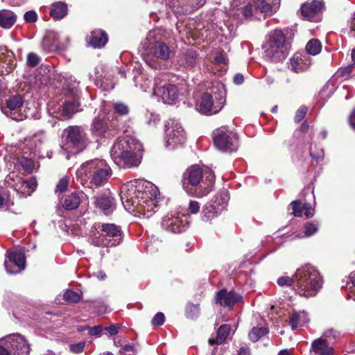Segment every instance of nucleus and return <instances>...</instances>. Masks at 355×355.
Masks as SVG:
<instances>
[{"label": "nucleus", "instance_id": "nucleus-1", "mask_svg": "<svg viewBox=\"0 0 355 355\" xmlns=\"http://www.w3.org/2000/svg\"><path fill=\"white\" fill-rule=\"evenodd\" d=\"M159 195L157 187L150 182L134 180L122 186L120 196L124 208L128 212H135L149 218L155 212Z\"/></svg>", "mask_w": 355, "mask_h": 355}, {"label": "nucleus", "instance_id": "nucleus-2", "mask_svg": "<svg viewBox=\"0 0 355 355\" xmlns=\"http://www.w3.org/2000/svg\"><path fill=\"white\" fill-rule=\"evenodd\" d=\"M110 155L115 164L121 167L138 166L141 160L142 146L136 139L126 135L114 144Z\"/></svg>", "mask_w": 355, "mask_h": 355}, {"label": "nucleus", "instance_id": "nucleus-3", "mask_svg": "<svg viewBox=\"0 0 355 355\" xmlns=\"http://www.w3.org/2000/svg\"><path fill=\"white\" fill-rule=\"evenodd\" d=\"M112 175V171L105 159H93L81 164L76 171L77 180L87 188L104 185Z\"/></svg>", "mask_w": 355, "mask_h": 355}, {"label": "nucleus", "instance_id": "nucleus-4", "mask_svg": "<svg viewBox=\"0 0 355 355\" xmlns=\"http://www.w3.org/2000/svg\"><path fill=\"white\" fill-rule=\"evenodd\" d=\"M214 182L215 175L212 172L204 178L202 169L192 166L184 173L183 187L189 195L202 198L211 191Z\"/></svg>", "mask_w": 355, "mask_h": 355}, {"label": "nucleus", "instance_id": "nucleus-5", "mask_svg": "<svg viewBox=\"0 0 355 355\" xmlns=\"http://www.w3.org/2000/svg\"><path fill=\"white\" fill-rule=\"evenodd\" d=\"M322 286L318 270L309 264L298 268L295 273V290L301 296H315Z\"/></svg>", "mask_w": 355, "mask_h": 355}, {"label": "nucleus", "instance_id": "nucleus-6", "mask_svg": "<svg viewBox=\"0 0 355 355\" xmlns=\"http://www.w3.org/2000/svg\"><path fill=\"white\" fill-rule=\"evenodd\" d=\"M89 238L96 246L112 247L121 243L123 235L120 227L112 223H103L92 227Z\"/></svg>", "mask_w": 355, "mask_h": 355}, {"label": "nucleus", "instance_id": "nucleus-7", "mask_svg": "<svg viewBox=\"0 0 355 355\" xmlns=\"http://www.w3.org/2000/svg\"><path fill=\"white\" fill-rule=\"evenodd\" d=\"M263 49L266 58L271 62H279L284 60L290 51V44L281 30L272 31L268 37Z\"/></svg>", "mask_w": 355, "mask_h": 355}, {"label": "nucleus", "instance_id": "nucleus-8", "mask_svg": "<svg viewBox=\"0 0 355 355\" xmlns=\"http://www.w3.org/2000/svg\"><path fill=\"white\" fill-rule=\"evenodd\" d=\"M51 76H53L54 80L52 85L57 89H62L65 94L70 95L72 98L71 99L66 101L62 105V113L65 116L70 117L79 110L80 103L76 98L78 92L77 88L78 83L76 80L72 79V78H65L60 74L53 73Z\"/></svg>", "mask_w": 355, "mask_h": 355}, {"label": "nucleus", "instance_id": "nucleus-9", "mask_svg": "<svg viewBox=\"0 0 355 355\" xmlns=\"http://www.w3.org/2000/svg\"><path fill=\"white\" fill-rule=\"evenodd\" d=\"M168 74L160 73L155 78L153 95L160 98L164 103L173 104L178 98V92L175 85L168 83Z\"/></svg>", "mask_w": 355, "mask_h": 355}, {"label": "nucleus", "instance_id": "nucleus-10", "mask_svg": "<svg viewBox=\"0 0 355 355\" xmlns=\"http://www.w3.org/2000/svg\"><path fill=\"white\" fill-rule=\"evenodd\" d=\"M280 0H252L242 8V13L245 18L254 17L260 18L259 14L263 17L272 15L279 8Z\"/></svg>", "mask_w": 355, "mask_h": 355}, {"label": "nucleus", "instance_id": "nucleus-11", "mask_svg": "<svg viewBox=\"0 0 355 355\" xmlns=\"http://www.w3.org/2000/svg\"><path fill=\"white\" fill-rule=\"evenodd\" d=\"M29 345L20 334H12L0 340V355H28Z\"/></svg>", "mask_w": 355, "mask_h": 355}, {"label": "nucleus", "instance_id": "nucleus-12", "mask_svg": "<svg viewBox=\"0 0 355 355\" xmlns=\"http://www.w3.org/2000/svg\"><path fill=\"white\" fill-rule=\"evenodd\" d=\"M225 101L223 89L210 94L208 92L202 94L196 104L197 110L202 114L211 115L218 113L223 108Z\"/></svg>", "mask_w": 355, "mask_h": 355}, {"label": "nucleus", "instance_id": "nucleus-13", "mask_svg": "<svg viewBox=\"0 0 355 355\" xmlns=\"http://www.w3.org/2000/svg\"><path fill=\"white\" fill-rule=\"evenodd\" d=\"M66 140V149H75L72 153L82 151L87 145L88 139L84 129L80 126H69L64 132Z\"/></svg>", "mask_w": 355, "mask_h": 355}, {"label": "nucleus", "instance_id": "nucleus-14", "mask_svg": "<svg viewBox=\"0 0 355 355\" xmlns=\"http://www.w3.org/2000/svg\"><path fill=\"white\" fill-rule=\"evenodd\" d=\"M214 142L222 151L234 152L238 148V138L234 132L226 127H221L214 132Z\"/></svg>", "mask_w": 355, "mask_h": 355}, {"label": "nucleus", "instance_id": "nucleus-15", "mask_svg": "<svg viewBox=\"0 0 355 355\" xmlns=\"http://www.w3.org/2000/svg\"><path fill=\"white\" fill-rule=\"evenodd\" d=\"M6 182L23 197L30 196L36 188V181L34 178L24 180L15 171L7 175Z\"/></svg>", "mask_w": 355, "mask_h": 355}, {"label": "nucleus", "instance_id": "nucleus-16", "mask_svg": "<svg viewBox=\"0 0 355 355\" xmlns=\"http://www.w3.org/2000/svg\"><path fill=\"white\" fill-rule=\"evenodd\" d=\"M165 145L174 149L186 141V133L182 125L176 120H171L166 124Z\"/></svg>", "mask_w": 355, "mask_h": 355}, {"label": "nucleus", "instance_id": "nucleus-17", "mask_svg": "<svg viewBox=\"0 0 355 355\" xmlns=\"http://www.w3.org/2000/svg\"><path fill=\"white\" fill-rule=\"evenodd\" d=\"M170 53L171 51L166 44L157 42L144 55V60L151 68L159 69L162 64L158 60H167L169 58Z\"/></svg>", "mask_w": 355, "mask_h": 355}, {"label": "nucleus", "instance_id": "nucleus-18", "mask_svg": "<svg viewBox=\"0 0 355 355\" xmlns=\"http://www.w3.org/2000/svg\"><path fill=\"white\" fill-rule=\"evenodd\" d=\"M6 270L9 274H17L25 268L26 259L22 250L7 251L4 261Z\"/></svg>", "mask_w": 355, "mask_h": 355}, {"label": "nucleus", "instance_id": "nucleus-19", "mask_svg": "<svg viewBox=\"0 0 355 355\" xmlns=\"http://www.w3.org/2000/svg\"><path fill=\"white\" fill-rule=\"evenodd\" d=\"M161 226L166 231L173 233H181L187 229L188 222L187 217L184 215L176 216L169 214L162 218Z\"/></svg>", "mask_w": 355, "mask_h": 355}, {"label": "nucleus", "instance_id": "nucleus-20", "mask_svg": "<svg viewBox=\"0 0 355 355\" xmlns=\"http://www.w3.org/2000/svg\"><path fill=\"white\" fill-rule=\"evenodd\" d=\"M23 105V99L20 96H14L9 98L5 105L1 106L2 112L13 120H22V116L19 113Z\"/></svg>", "mask_w": 355, "mask_h": 355}, {"label": "nucleus", "instance_id": "nucleus-21", "mask_svg": "<svg viewBox=\"0 0 355 355\" xmlns=\"http://www.w3.org/2000/svg\"><path fill=\"white\" fill-rule=\"evenodd\" d=\"M221 202L218 205L214 204L213 200L210 202L207 203L202 211V218L205 221H208L216 216L223 209L225 208L227 203L229 200V197L226 194H222L220 196Z\"/></svg>", "mask_w": 355, "mask_h": 355}, {"label": "nucleus", "instance_id": "nucleus-22", "mask_svg": "<svg viewBox=\"0 0 355 355\" xmlns=\"http://www.w3.org/2000/svg\"><path fill=\"white\" fill-rule=\"evenodd\" d=\"M311 58L307 54L296 53L290 60V67L296 73L306 70L311 65Z\"/></svg>", "mask_w": 355, "mask_h": 355}, {"label": "nucleus", "instance_id": "nucleus-23", "mask_svg": "<svg viewBox=\"0 0 355 355\" xmlns=\"http://www.w3.org/2000/svg\"><path fill=\"white\" fill-rule=\"evenodd\" d=\"M324 4L321 1L313 0L311 2H306L301 6V13L304 18L311 21L323 8Z\"/></svg>", "mask_w": 355, "mask_h": 355}, {"label": "nucleus", "instance_id": "nucleus-24", "mask_svg": "<svg viewBox=\"0 0 355 355\" xmlns=\"http://www.w3.org/2000/svg\"><path fill=\"white\" fill-rule=\"evenodd\" d=\"M241 295L233 291L227 292L226 290H221L217 293L216 303L222 306L232 307L235 303L241 300Z\"/></svg>", "mask_w": 355, "mask_h": 355}, {"label": "nucleus", "instance_id": "nucleus-25", "mask_svg": "<svg viewBox=\"0 0 355 355\" xmlns=\"http://www.w3.org/2000/svg\"><path fill=\"white\" fill-rule=\"evenodd\" d=\"M94 203L98 207L105 215L111 214L114 209V203L113 198L110 192L103 193L98 196L94 197Z\"/></svg>", "mask_w": 355, "mask_h": 355}, {"label": "nucleus", "instance_id": "nucleus-26", "mask_svg": "<svg viewBox=\"0 0 355 355\" xmlns=\"http://www.w3.org/2000/svg\"><path fill=\"white\" fill-rule=\"evenodd\" d=\"M106 33L102 30H95L87 37V44L94 48H102L107 42Z\"/></svg>", "mask_w": 355, "mask_h": 355}, {"label": "nucleus", "instance_id": "nucleus-27", "mask_svg": "<svg viewBox=\"0 0 355 355\" xmlns=\"http://www.w3.org/2000/svg\"><path fill=\"white\" fill-rule=\"evenodd\" d=\"M324 338H317L314 340L311 346V351L315 355H334V350L329 343L323 340Z\"/></svg>", "mask_w": 355, "mask_h": 355}, {"label": "nucleus", "instance_id": "nucleus-28", "mask_svg": "<svg viewBox=\"0 0 355 355\" xmlns=\"http://www.w3.org/2000/svg\"><path fill=\"white\" fill-rule=\"evenodd\" d=\"M85 198V194L82 191L73 192L66 196L63 200L62 206L67 210L76 209Z\"/></svg>", "mask_w": 355, "mask_h": 355}, {"label": "nucleus", "instance_id": "nucleus-29", "mask_svg": "<svg viewBox=\"0 0 355 355\" xmlns=\"http://www.w3.org/2000/svg\"><path fill=\"white\" fill-rule=\"evenodd\" d=\"M309 322V315L304 311H293L289 316V324L293 330L304 326Z\"/></svg>", "mask_w": 355, "mask_h": 355}, {"label": "nucleus", "instance_id": "nucleus-30", "mask_svg": "<svg viewBox=\"0 0 355 355\" xmlns=\"http://www.w3.org/2000/svg\"><path fill=\"white\" fill-rule=\"evenodd\" d=\"M17 14L9 9L0 10V28L6 30L10 29L16 23Z\"/></svg>", "mask_w": 355, "mask_h": 355}, {"label": "nucleus", "instance_id": "nucleus-31", "mask_svg": "<svg viewBox=\"0 0 355 355\" xmlns=\"http://www.w3.org/2000/svg\"><path fill=\"white\" fill-rule=\"evenodd\" d=\"M354 67V64H349L345 67H340L329 80L328 85H331L333 87H335L342 81L348 79Z\"/></svg>", "mask_w": 355, "mask_h": 355}, {"label": "nucleus", "instance_id": "nucleus-32", "mask_svg": "<svg viewBox=\"0 0 355 355\" xmlns=\"http://www.w3.org/2000/svg\"><path fill=\"white\" fill-rule=\"evenodd\" d=\"M15 169L20 173H31L35 170V164L31 159L21 156L14 159Z\"/></svg>", "mask_w": 355, "mask_h": 355}, {"label": "nucleus", "instance_id": "nucleus-33", "mask_svg": "<svg viewBox=\"0 0 355 355\" xmlns=\"http://www.w3.org/2000/svg\"><path fill=\"white\" fill-rule=\"evenodd\" d=\"M108 127L104 119V116L96 117L92 123L91 131L94 137L103 138L107 132Z\"/></svg>", "mask_w": 355, "mask_h": 355}, {"label": "nucleus", "instance_id": "nucleus-34", "mask_svg": "<svg viewBox=\"0 0 355 355\" xmlns=\"http://www.w3.org/2000/svg\"><path fill=\"white\" fill-rule=\"evenodd\" d=\"M293 209V214L295 216L311 217L314 214V210L309 204H302L300 201H293L291 203Z\"/></svg>", "mask_w": 355, "mask_h": 355}, {"label": "nucleus", "instance_id": "nucleus-35", "mask_svg": "<svg viewBox=\"0 0 355 355\" xmlns=\"http://www.w3.org/2000/svg\"><path fill=\"white\" fill-rule=\"evenodd\" d=\"M197 59L196 53L192 50H188L180 58V65L187 70H191L196 66Z\"/></svg>", "mask_w": 355, "mask_h": 355}, {"label": "nucleus", "instance_id": "nucleus-36", "mask_svg": "<svg viewBox=\"0 0 355 355\" xmlns=\"http://www.w3.org/2000/svg\"><path fill=\"white\" fill-rule=\"evenodd\" d=\"M67 6L62 2L53 3L50 9V15L55 19H61L67 14Z\"/></svg>", "mask_w": 355, "mask_h": 355}, {"label": "nucleus", "instance_id": "nucleus-37", "mask_svg": "<svg viewBox=\"0 0 355 355\" xmlns=\"http://www.w3.org/2000/svg\"><path fill=\"white\" fill-rule=\"evenodd\" d=\"M230 326L229 324H223L220 326L217 331L216 340L209 339L210 344L217 343L221 344L227 338L230 333Z\"/></svg>", "mask_w": 355, "mask_h": 355}, {"label": "nucleus", "instance_id": "nucleus-38", "mask_svg": "<svg viewBox=\"0 0 355 355\" xmlns=\"http://www.w3.org/2000/svg\"><path fill=\"white\" fill-rule=\"evenodd\" d=\"M134 81L135 85L139 86L144 92H147L151 88V81L144 74H139V76H135Z\"/></svg>", "mask_w": 355, "mask_h": 355}, {"label": "nucleus", "instance_id": "nucleus-39", "mask_svg": "<svg viewBox=\"0 0 355 355\" xmlns=\"http://www.w3.org/2000/svg\"><path fill=\"white\" fill-rule=\"evenodd\" d=\"M268 333V329L267 327H254L249 332L248 336L250 340L252 342H257L262 336L266 335Z\"/></svg>", "mask_w": 355, "mask_h": 355}, {"label": "nucleus", "instance_id": "nucleus-40", "mask_svg": "<svg viewBox=\"0 0 355 355\" xmlns=\"http://www.w3.org/2000/svg\"><path fill=\"white\" fill-rule=\"evenodd\" d=\"M322 45L318 40H311L306 46V51L309 55H316L321 51Z\"/></svg>", "mask_w": 355, "mask_h": 355}, {"label": "nucleus", "instance_id": "nucleus-41", "mask_svg": "<svg viewBox=\"0 0 355 355\" xmlns=\"http://www.w3.org/2000/svg\"><path fill=\"white\" fill-rule=\"evenodd\" d=\"M340 336V333L336 329L329 328L326 329L320 338H324V341L329 343L337 340Z\"/></svg>", "mask_w": 355, "mask_h": 355}, {"label": "nucleus", "instance_id": "nucleus-42", "mask_svg": "<svg viewBox=\"0 0 355 355\" xmlns=\"http://www.w3.org/2000/svg\"><path fill=\"white\" fill-rule=\"evenodd\" d=\"M227 58L224 52L218 53L214 60V64L218 67L220 70L226 71L227 68Z\"/></svg>", "mask_w": 355, "mask_h": 355}, {"label": "nucleus", "instance_id": "nucleus-43", "mask_svg": "<svg viewBox=\"0 0 355 355\" xmlns=\"http://www.w3.org/2000/svg\"><path fill=\"white\" fill-rule=\"evenodd\" d=\"M319 224L317 223H307L304 225V234L302 236H299L300 237H309L316 233L318 230Z\"/></svg>", "mask_w": 355, "mask_h": 355}, {"label": "nucleus", "instance_id": "nucleus-44", "mask_svg": "<svg viewBox=\"0 0 355 355\" xmlns=\"http://www.w3.org/2000/svg\"><path fill=\"white\" fill-rule=\"evenodd\" d=\"M200 314L199 304H188L186 309V315L187 318L194 319Z\"/></svg>", "mask_w": 355, "mask_h": 355}, {"label": "nucleus", "instance_id": "nucleus-45", "mask_svg": "<svg viewBox=\"0 0 355 355\" xmlns=\"http://www.w3.org/2000/svg\"><path fill=\"white\" fill-rule=\"evenodd\" d=\"M63 298L66 302L76 303L80 300V295L77 292L68 290L64 293Z\"/></svg>", "mask_w": 355, "mask_h": 355}, {"label": "nucleus", "instance_id": "nucleus-46", "mask_svg": "<svg viewBox=\"0 0 355 355\" xmlns=\"http://www.w3.org/2000/svg\"><path fill=\"white\" fill-rule=\"evenodd\" d=\"M113 108L115 113L119 115H127L129 112V108L127 105L121 102H116L113 104Z\"/></svg>", "mask_w": 355, "mask_h": 355}, {"label": "nucleus", "instance_id": "nucleus-47", "mask_svg": "<svg viewBox=\"0 0 355 355\" xmlns=\"http://www.w3.org/2000/svg\"><path fill=\"white\" fill-rule=\"evenodd\" d=\"M41 61V58L35 53H29L27 55L26 64L30 67H36Z\"/></svg>", "mask_w": 355, "mask_h": 355}, {"label": "nucleus", "instance_id": "nucleus-48", "mask_svg": "<svg viewBox=\"0 0 355 355\" xmlns=\"http://www.w3.org/2000/svg\"><path fill=\"white\" fill-rule=\"evenodd\" d=\"M70 178L69 176H64L60 180L56 186V192L62 193L65 191L68 187Z\"/></svg>", "mask_w": 355, "mask_h": 355}, {"label": "nucleus", "instance_id": "nucleus-49", "mask_svg": "<svg viewBox=\"0 0 355 355\" xmlns=\"http://www.w3.org/2000/svg\"><path fill=\"white\" fill-rule=\"evenodd\" d=\"M277 284L280 286H291L293 284V287L295 288V275L293 277H290L288 276H282L277 279Z\"/></svg>", "mask_w": 355, "mask_h": 355}, {"label": "nucleus", "instance_id": "nucleus-50", "mask_svg": "<svg viewBox=\"0 0 355 355\" xmlns=\"http://www.w3.org/2000/svg\"><path fill=\"white\" fill-rule=\"evenodd\" d=\"M24 19L28 23H34L37 20V15L34 10H29L24 13Z\"/></svg>", "mask_w": 355, "mask_h": 355}, {"label": "nucleus", "instance_id": "nucleus-51", "mask_svg": "<svg viewBox=\"0 0 355 355\" xmlns=\"http://www.w3.org/2000/svg\"><path fill=\"white\" fill-rule=\"evenodd\" d=\"M350 282L348 283V286L350 290L349 296L353 297L355 301V271L352 272L349 276Z\"/></svg>", "mask_w": 355, "mask_h": 355}, {"label": "nucleus", "instance_id": "nucleus-52", "mask_svg": "<svg viewBox=\"0 0 355 355\" xmlns=\"http://www.w3.org/2000/svg\"><path fill=\"white\" fill-rule=\"evenodd\" d=\"M207 0H187V4L191 10L202 7Z\"/></svg>", "mask_w": 355, "mask_h": 355}, {"label": "nucleus", "instance_id": "nucleus-53", "mask_svg": "<svg viewBox=\"0 0 355 355\" xmlns=\"http://www.w3.org/2000/svg\"><path fill=\"white\" fill-rule=\"evenodd\" d=\"M164 319L165 317L164 313L159 312L153 317L151 323L153 326H161L164 324Z\"/></svg>", "mask_w": 355, "mask_h": 355}, {"label": "nucleus", "instance_id": "nucleus-54", "mask_svg": "<svg viewBox=\"0 0 355 355\" xmlns=\"http://www.w3.org/2000/svg\"><path fill=\"white\" fill-rule=\"evenodd\" d=\"M200 204L196 200H191L189 203L188 210L190 213L196 214L200 210Z\"/></svg>", "mask_w": 355, "mask_h": 355}, {"label": "nucleus", "instance_id": "nucleus-55", "mask_svg": "<svg viewBox=\"0 0 355 355\" xmlns=\"http://www.w3.org/2000/svg\"><path fill=\"white\" fill-rule=\"evenodd\" d=\"M306 111H307V109L305 107H300L295 113V121L297 122L301 121L303 119V118L304 117V116L306 113Z\"/></svg>", "mask_w": 355, "mask_h": 355}, {"label": "nucleus", "instance_id": "nucleus-56", "mask_svg": "<svg viewBox=\"0 0 355 355\" xmlns=\"http://www.w3.org/2000/svg\"><path fill=\"white\" fill-rule=\"evenodd\" d=\"M85 345V342H80L75 345H71L70 346V349L74 353H80L83 351Z\"/></svg>", "mask_w": 355, "mask_h": 355}, {"label": "nucleus", "instance_id": "nucleus-57", "mask_svg": "<svg viewBox=\"0 0 355 355\" xmlns=\"http://www.w3.org/2000/svg\"><path fill=\"white\" fill-rule=\"evenodd\" d=\"M103 331V327L101 325L95 326L89 329V334L91 336H100Z\"/></svg>", "mask_w": 355, "mask_h": 355}, {"label": "nucleus", "instance_id": "nucleus-58", "mask_svg": "<svg viewBox=\"0 0 355 355\" xmlns=\"http://www.w3.org/2000/svg\"><path fill=\"white\" fill-rule=\"evenodd\" d=\"M159 121V116L155 114L150 113V118L147 120L146 123L150 125H155Z\"/></svg>", "mask_w": 355, "mask_h": 355}, {"label": "nucleus", "instance_id": "nucleus-59", "mask_svg": "<svg viewBox=\"0 0 355 355\" xmlns=\"http://www.w3.org/2000/svg\"><path fill=\"white\" fill-rule=\"evenodd\" d=\"M105 329L112 336L116 335L119 332V327L117 324H112L105 327Z\"/></svg>", "mask_w": 355, "mask_h": 355}, {"label": "nucleus", "instance_id": "nucleus-60", "mask_svg": "<svg viewBox=\"0 0 355 355\" xmlns=\"http://www.w3.org/2000/svg\"><path fill=\"white\" fill-rule=\"evenodd\" d=\"M244 81V76L241 73H236L234 77V83L236 85H241Z\"/></svg>", "mask_w": 355, "mask_h": 355}, {"label": "nucleus", "instance_id": "nucleus-61", "mask_svg": "<svg viewBox=\"0 0 355 355\" xmlns=\"http://www.w3.org/2000/svg\"><path fill=\"white\" fill-rule=\"evenodd\" d=\"M349 122L351 127L355 130V108L352 110L349 116Z\"/></svg>", "mask_w": 355, "mask_h": 355}, {"label": "nucleus", "instance_id": "nucleus-62", "mask_svg": "<svg viewBox=\"0 0 355 355\" xmlns=\"http://www.w3.org/2000/svg\"><path fill=\"white\" fill-rule=\"evenodd\" d=\"M9 205L10 201L8 198L0 195V208H2L3 206H8Z\"/></svg>", "mask_w": 355, "mask_h": 355}, {"label": "nucleus", "instance_id": "nucleus-63", "mask_svg": "<svg viewBox=\"0 0 355 355\" xmlns=\"http://www.w3.org/2000/svg\"><path fill=\"white\" fill-rule=\"evenodd\" d=\"M238 355H250L249 347H241L238 352Z\"/></svg>", "mask_w": 355, "mask_h": 355}, {"label": "nucleus", "instance_id": "nucleus-64", "mask_svg": "<svg viewBox=\"0 0 355 355\" xmlns=\"http://www.w3.org/2000/svg\"><path fill=\"white\" fill-rule=\"evenodd\" d=\"M243 3H244V0H234L232 3V7L234 10H239V6H241Z\"/></svg>", "mask_w": 355, "mask_h": 355}]
</instances>
